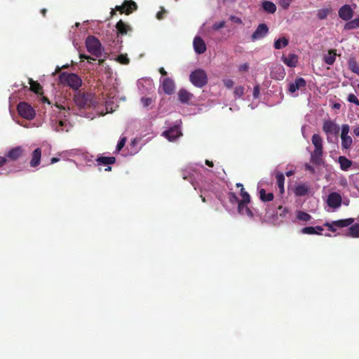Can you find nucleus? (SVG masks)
<instances>
[{
	"mask_svg": "<svg viewBox=\"0 0 359 359\" xmlns=\"http://www.w3.org/2000/svg\"><path fill=\"white\" fill-rule=\"evenodd\" d=\"M41 157V149L40 148H36L34 150L32 154V159L30 161V166L32 168H35L40 164Z\"/></svg>",
	"mask_w": 359,
	"mask_h": 359,
	"instance_id": "a211bd4d",
	"label": "nucleus"
},
{
	"mask_svg": "<svg viewBox=\"0 0 359 359\" xmlns=\"http://www.w3.org/2000/svg\"><path fill=\"white\" fill-rule=\"evenodd\" d=\"M259 85H256L253 88V97L257 99L259 96Z\"/></svg>",
	"mask_w": 359,
	"mask_h": 359,
	"instance_id": "864d4df0",
	"label": "nucleus"
},
{
	"mask_svg": "<svg viewBox=\"0 0 359 359\" xmlns=\"http://www.w3.org/2000/svg\"><path fill=\"white\" fill-rule=\"evenodd\" d=\"M312 144L315 147V150H323V139L318 134H314L311 138Z\"/></svg>",
	"mask_w": 359,
	"mask_h": 359,
	"instance_id": "cd10ccee",
	"label": "nucleus"
},
{
	"mask_svg": "<svg viewBox=\"0 0 359 359\" xmlns=\"http://www.w3.org/2000/svg\"><path fill=\"white\" fill-rule=\"evenodd\" d=\"M17 110L19 115L27 120H32L36 115L33 107L25 102H20L17 106Z\"/></svg>",
	"mask_w": 359,
	"mask_h": 359,
	"instance_id": "39448f33",
	"label": "nucleus"
},
{
	"mask_svg": "<svg viewBox=\"0 0 359 359\" xmlns=\"http://www.w3.org/2000/svg\"><path fill=\"white\" fill-rule=\"evenodd\" d=\"M126 142V138L125 137L121 138L118 141V142L116 145V151H120L123 149V147L125 146Z\"/></svg>",
	"mask_w": 359,
	"mask_h": 359,
	"instance_id": "de8ad7c7",
	"label": "nucleus"
},
{
	"mask_svg": "<svg viewBox=\"0 0 359 359\" xmlns=\"http://www.w3.org/2000/svg\"><path fill=\"white\" fill-rule=\"evenodd\" d=\"M189 80L194 86L200 88L204 87L208 81L206 72L201 69L193 71L189 75Z\"/></svg>",
	"mask_w": 359,
	"mask_h": 359,
	"instance_id": "f03ea898",
	"label": "nucleus"
},
{
	"mask_svg": "<svg viewBox=\"0 0 359 359\" xmlns=\"http://www.w3.org/2000/svg\"><path fill=\"white\" fill-rule=\"evenodd\" d=\"M233 93L236 97L240 98L244 94V87L242 86H236L234 89Z\"/></svg>",
	"mask_w": 359,
	"mask_h": 359,
	"instance_id": "c03bdc74",
	"label": "nucleus"
},
{
	"mask_svg": "<svg viewBox=\"0 0 359 359\" xmlns=\"http://www.w3.org/2000/svg\"><path fill=\"white\" fill-rule=\"evenodd\" d=\"M339 163L340 164V168L342 170L346 171L352 165V161L348 159L345 156H339L338 158Z\"/></svg>",
	"mask_w": 359,
	"mask_h": 359,
	"instance_id": "c85d7f7f",
	"label": "nucleus"
},
{
	"mask_svg": "<svg viewBox=\"0 0 359 359\" xmlns=\"http://www.w3.org/2000/svg\"><path fill=\"white\" fill-rule=\"evenodd\" d=\"M323 131L327 135H337L339 132V127L331 121H326L323 123Z\"/></svg>",
	"mask_w": 359,
	"mask_h": 359,
	"instance_id": "ddd939ff",
	"label": "nucleus"
},
{
	"mask_svg": "<svg viewBox=\"0 0 359 359\" xmlns=\"http://www.w3.org/2000/svg\"><path fill=\"white\" fill-rule=\"evenodd\" d=\"M248 203H243V207L241 205V203L238 204V212L241 215H246L250 217H253V213L250 210V209L247 206Z\"/></svg>",
	"mask_w": 359,
	"mask_h": 359,
	"instance_id": "473e14b6",
	"label": "nucleus"
},
{
	"mask_svg": "<svg viewBox=\"0 0 359 359\" xmlns=\"http://www.w3.org/2000/svg\"><path fill=\"white\" fill-rule=\"evenodd\" d=\"M336 51L334 49L329 50L328 53L324 55L323 60L327 65H332L334 63L337 55Z\"/></svg>",
	"mask_w": 359,
	"mask_h": 359,
	"instance_id": "a878e982",
	"label": "nucleus"
},
{
	"mask_svg": "<svg viewBox=\"0 0 359 359\" xmlns=\"http://www.w3.org/2000/svg\"><path fill=\"white\" fill-rule=\"evenodd\" d=\"M325 226H327L328 228V230L332 232H335L337 231V228L335 225L333 224V222L332 223L325 222L324 224Z\"/></svg>",
	"mask_w": 359,
	"mask_h": 359,
	"instance_id": "603ef678",
	"label": "nucleus"
},
{
	"mask_svg": "<svg viewBox=\"0 0 359 359\" xmlns=\"http://www.w3.org/2000/svg\"><path fill=\"white\" fill-rule=\"evenodd\" d=\"M223 83H224V85L227 88H231L233 86V84H234V82L233 81V80L229 79L223 80Z\"/></svg>",
	"mask_w": 359,
	"mask_h": 359,
	"instance_id": "3c124183",
	"label": "nucleus"
},
{
	"mask_svg": "<svg viewBox=\"0 0 359 359\" xmlns=\"http://www.w3.org/2000/svg\"><path fill=\"white\" fill-rule=\"evenodd\" d=\"M276 178L279 192L280 194H283L285 192V176L282 172H277L276 175Z\"/></svg>",
	"mask_w": 359,
	"mask_h": 359,
	"instance_id": "bb28decb",
	"label": "nucleus"
},
{
	"mask_svg": "<svg viewBox=\"0 0 359 359\" xmlns=\"http://www.w3.org/2000/svg\"><path fill=\"white\" fill-rule=\"evenodd\" d=\"M269 33V28L264 23L259 24L251 36L252 41L264 38Z\"/></svg>",
	"mask_w": 359,
	"mask_h": 359,
	"instance_id": "1a4fd4ad",
	"label": "nucleus"
},
{
	"mask_svg": "<svg viewBox=\"0 0 359 359\" xmlns=\"http://www.w3.org/2000/svg\"><path fill=\"white\" fill-rule=\"evenodd\" d=\"M304 168H305V170H308L309 172H311V173H315V169L313 168V167L312 165H311L309 163H306L304 165Z\"/></svg>",
	"mask_w": 359,
	"mask_h": 359,
	"instance_id": "13d9d810",
	"label": "nucleus"
},
{
	"mask_svg": "<svg viewBox=\"0 0 359 359\" xmlns=\"http://www.w3.org/2000/svg\"><path fill=\"white\" fill-rule=\"evenodd\" d=\"M97 165H108L115 163L116 158L114 156H98L96 158Z\"/></svg>",
	"mask_w": 359,
	"mask_h": 359,
	"instance_id": "aec40b11",
	"label": "nucleus"
},
{
	"mask_svg": "<svg viewBox=\"0 0 359 359\" xmlns=\"http://www.w3.org/2000/svg\"><path fill=\"white\" fill-rule=\"evenodd\" d=\"M123 6L125 10V13L126 15H129L133 13L134 11L137 10V5L133 0H126L123 2Z\"/></svg>",
	"mask_w": 359,
	"mask_h": 359,
	"instance_id": "b1692460",
	"label": "nucleus"
},
{
	"mask_svg": "<svg viewBox=\"0 0 359 359\" xmlns=\"http://www.w3.org/2000/svg\"><path fill=\"white\" fill-rule=\"evenodd\" d=\"M115 10L116 11H119L121 13H125V10H124V6H123V4L121 5V6H116L115 7Z\"/></svg>",
	"mask_w": 359,
	"mask_h": 359,
	"instance_id": "e2e57ef3",
	"label": "nucleus"
},
{
	"mask_svg": "<svg viewBox=\"0 0 359 359\" xmlns=\"http://www.w3.org/2000/svg\"><path fill=\"white\" fill-rule=\"evenodd\" d=\"M348 236L353 238H359V224H355L348 229Z\"/></svg>",
	"mask_w": 359,
	"mask_h": 359,
	"instance_id": "e433bc0d",
	"label": "nucleus"
},
{
	"mask_svg": "<svg viewBox=\"0 0 359 359\" xmlns=\"http://www.w3.org/2000/svg\"><path fill=\"white\" fill-rule=\"evenodd\" d=\"M323 150H313L311 154V159L310 161L316 165H320L324 164V160L323 158Z\"/></svg>",
	"mask_w": 359,
	"mask_h": 359,
	"instance_id": "2eb2a0df",
	"label": "nucleus"
},
{
	"mask_svg": "<svg viewBox=\"0 0 359 359\" xmlns=\"http://www.w3.org/2000/svg\"><path fill=\"white\" fill-rule=\"evenodd\" d=\"M326 203L329 207L337 209L341 205L342 197L337 192H332L327 196Z\"/></svg>",
	"mask_w": 359,
	"mask_h": 359,
	"instance_id": "6e6552de",
	"label": "nucleus"
},
{
	"mask_svg": "<svg viewBox=\"0 0 359 359\" xmlns=\"http://www.w3.org/2000/svg\"><path fill=\"white\" fill-rule=\"evenodd\" d=\"M297 218L304 222H308L311 219V216L307 212L298 211L297 212Z\"/></svg>",
	"mask_w": 359,
	"mask_h": 359,
	"instance_id": "ea45409f",
	"label": "nucleus"
},
{
	"mask_svg": "<svg viewBox=\"0 0 359 359\" xmlns=\"http://www.w3.org/2000/svg\"><path fill=\"white\" fill-rule=\"evenodd\" d=\"M240 194L243 199L240 201L238 203H241V206L243 207V203H249L250 201V194L245 190L244 187L241 189Z\"/></svg>",
	"mask_w": 359,
	"mask_h": 359,
	"instance_id": "c9c22d12",
	"label": "nucleus"
},
{
	"mask_svg": "<svg viewBox=\"0 0 359 359\" xmlns=\"http://www.w3.org/2000/svg\"><path fill=\"white\" fill-rule=\"evenodd\" d=\"M349 132V126L347 124H344L341 126V147L343 149H348L351 148L353 140L351 137L348 135Z\"/></svg>",
	"mask_w": 359,
	"mask_h": 359,
	"instance_id": "0eeeda50",
	"label": "nucleus"
},
{
	"mask_svg": "<svg viewBox=\"0 0 359 359\" xmlns=\"http://www.w3.org/2000/svg\"><path fill=\"white\" fill-rule=\"evenodd\" d=\"M262 6L264 11L269 14H273L276 11V6L270 1H263Z\"/></svg>",
	"mask_w": 359,
	"mask_h": 359,
	"instance_id": "4be33fe9",
	"label": "nucleus"
},
{
	"mask_svg": "<svg viewBox=\"0 0 359 359\" xmlns=\"http://www.w3.org/2000/svg\"><path fill=\"white\" fill-rule=\"evenodd\" d=\"M59 83L77 90L82 85V80L76 74L62 72L59 75Z\"/></svg>",
	"mask_w": 359,
	"mask_h": 359,
	"instance_id": "f257e3e1",
	"label": "nucleus"
},
{
	"mask_svg": "<svg viewBox=\"0 0 359 359\" xmlns=\"http://www.w3.org/2000/svg\"><path fill=\"white\" fill-rule=\"evenodd\" d=\"M278 209L280 210H283L282 212L280 213V216L284 217L286 214L288 213V210L286 208H283V206H279Z\"/></svg>",
	"mask_w": 359,
	"mask_h": 359,
	"instance_id": "bf43d9fd",
	"label": "nucleus"
},
{
	"mask_svg": "<svg viewBox=\"0 0 359 359\" xmlns=\"http://www.w3.org/2000/svg\"><path fill=\"white\" fill-rule=\"evenodd\" d=\"M229 19H230L232 22H235V23H237V24H242V23H243L242 20H241L240 18H238V17H237V16H236V15H231V16H230V18H229Z\"/></svg>",
	"mask_w": 359,
	"mask_h": 359,
	"instance_id": "5fc2aeb1",
	"label": "nucleus"
},
{
	"mask_svg": "<svg viewBox=\"0 0 359 359\" xmlns=\"http://www.w3.org/2000/svg\"><path fill=\"white\" fill-rule=\"evenodd\" d=\"M290 0H281L280 1V6L284 8L287 9L290 6Z\"/></svg>",
	"mask_w": 359,
	"mask_h": 359,
	"instance_id": "6e6d98bb",
	"label": "nucleus"
},
{
	"mask_svg": "<svg viewBox=\"0 0 359 359\" xmlns=\"http://www.w3.org/2000/svg\"><path fill=\"white\" fill-rule=\"evenodd\" d=\"M167 11L163 8H161V10L158 11L156 14V18L158 20H163L165 18V15Z\"/></svg>",
	"mask_w": 359,
	"mask_h": 359,
	"instance_id": "8fccbe9b",
	"label": "nucleus"
},
{
	"mask_svg": "<svg viewBox=\"0 0 359 359\" xmlns=\"http://www.w3.org/2000/svg\"><path fill=\"white\" fill-rule=\"evenodd\" d=\"M330 11V8L319 9L317 13V17L319 20H324L327 17Z\"/></svg>",
	"mask_w": 359,
	"mask_h": 359,
	"instance_id": "58836bf2",
	"label": "nucleus"
},
{
	"mask_svg": "<svg viewBox=\"0 0 359 359\" xmlns=\"http://www.w3.org/2000/svg\"><path fill=\"white\" fill-rule=\"evenodd\" d=\"M339 16L341 19L345 21L350 20L353 16V10L350 5L346 4L341 6L339 10Z\"/></svg>",
	"mask_w": 359,
	"mask_h": 359,
	"instance_id": "9b49d317",
	"label": "nucleus"
},
{
	"mask_svg": "<svg viewBox=\"0 0 359 359\" xmlns=\"http://www.w3.org/2000/svg\"><path fill=\"white\" fill-rule=\"evenodd\" d=\"M67 67H68V65H65V66H63L62 67H57L55 72L53 73V75L54 76V75H55V74L60 72L62 68H67Z\"/></svg>",
	"mask_w": 359,
	"mask_h": 359,
	"instance_id": "0e129e2a",
	"label": "nucleus"
},
{
	"mask_svg": "<svg viewBox=\"0 0 359 359\" xmlns=\"http://www.w3.org/2000/svg\"><path fill=\"white\" fill-rule=\"evenodd\" d=\"M116 29V38L118 47L117 50H120L122 48V40L119 39L120 37L124 35H130L133 32V27L128 23L123 22L122 20L118 21L115 26Z\"/></svg>",
	"mask_w": 359,
	"mask_h": 359,
	"instance_id": "7ed1b4c3",
	"label": "nucleus"
},
{
	"mask_svg": "<svg viewBox=\"0 0 359 359\" xmlns=\"http://www.w3.org/2000/svg\"><path fill=\"white\" fill-rule=\"evenodd\" d=\"M301 233L304 234H320V232L316 231L313 226H306L301 229Z\"/></svg>",
	"mask_w": 359,
	"mask_h": 359,
	"instance_id": "a19ab883",
	"label": "nucleus"
},
{
	"mask_svg": "<svg viewBox=\"0 0 359 359\" xmlns=\"http://www.w3.org/2000/svg\"><path fill=\"white\" fill-rule=\"evenodd\" d=\"M289 43V41L287 38L283 37L275 41L274 48L276 49H281L282 48L286 47Z\"/></svg>",
	"mask_w": 359,
	"mask_h": 359,
	"instance_id": "72a5a7b5",
	"label": "nucleus"
},
{
	"mask_svg": "<svg viewBox=\"0 0 359 359\" xmlns=\"http://www.w3.org/2000/svg\"><path fill=\"white\" fill-rule=\"evenodd\" d=\"M348 101L359 106V100L354 94H349L347 98Z\"/></svg>",
	"mask_w": 359,
	"mask_h": 359,
	"instance_id": "49530a36",
	"label": "nucleus"
},
{
	"mask_svg": "<svg viewBox=\"0 0 359 359\" xmlns=\"http://www.w3.org/2000/svg\"><path fill=\"white\" fill-rule=\"evenodd\" d=\"M79 57L81 60H83V59L87 60L89 63H91V60H93V61L95 60L93 57L88 56L87 55H85V54H80Z\"/></svg>",
	"mask_w": 359,
	"mask_h": 359,
	"instance_id": "4d7b16f0",
	"label": "nucleus"
},
{
	"mask_svg": "<svg viewBox=\"0 0 359 359\" xmlns=\"http://www.w3.org/2000/svg\"><path fill=\"white\" fill-rule=\"evenodd\" d=\"M282 61L290 67H295L298 62L297 56L295 54H289L288 56L282 57Z\"/></svg>",
	"mask_w": 359,
	"mask_h": 359,
	"instance_id": "6ab92c4d",
	"label": "nucleus"
},
{
	"mask_svg": "<svg viewBox=\"0 0 359 359\" xmlns=\"http://www.w3.org/2000/svg\"><path fill=\"white\" fill-rule=\"evenodd\" d=\"M7 163V158L4 156H0V168L6 165Z\"/></svg>",
	"mask_w": 359,
	"mask_h": 359,
	"instance_id": "680f3d73",
	"label": "nucleus"
},
{
	"mask_svg": "<svg viewBox=\"0 0 359 359\" xmlns=\"http://www.w3.org/2000/svg\"><path fill=\"white\" fill-rule=\"evenodd\" d=\"M229 199L231 203H238V202L240 201L238 200V198L237 197L236 194L233 192L229 193Z\"/></svg>",
	"mask_w": 359,
	"mask_h": 359,
	"instance_id": "09e8293b",
	"label": "nucleus"
},
{
	"mask_svg": "<svg viewBox=\"0 0 359 359\" xmlns=\"http://www.w3.org/2000/svg\"><path fill=\"white\" fill-rule=\"evenodd\" d=\"M116 60L122 65H128L130 59L128 57L126 54H121L117 57Z\"/></svg>",
	"mask_w": 359,
	"mask_h": 359,
	"instance_id": "37998d69",
	"label": "nucleus"
},
{
	"mask_svg": "<svg viewBox=\"0 0 359 359\" xmlns=\"http://www.w3.org/2000/svg\"><path fill=\"white\" fill-rule=\"evenodd\" d=\"M70 126L66 121L60 120L59 121H56L54 125L55 130L57 132H68L69 130Z\"/></svg>",
	"mask_w": 359,
	"mask_h": 359,
	"instance_id": "393cba45",
	"label": "nucleus"
},
{
	"mask_svg": "<svg viewBox=\"0 0 359 359\" xmlns=\"http://www.w3.org/2000/svg\"><path fill=\"white\" fill-rule=\"evenodd\" d=\"M348 67L351 71L359 76V65L355 59L348 61Z\"/></svg>",
	"mask_w": 359,
	"mask_h": 359,
	"instance_id": "4c0bfd02",
	"label": "nucleus"
},
{
	"mask_svg": "<svg viewBox=\"0 0 359 359\" xmlns=\"http://www.w3.org/2000/svg\"><path fill=\"white\" fill-rule=\"evenodd\" d=\"M194 97L193 94L188 92L185 89H180L178 92L179 100L183 103L187 104Z\"/></svg>",
	"mask_w": 359,
	"mask_h": 359,
	"instance_id": "412c9836",
	"label": "nucleus"
},
{
	"mask_svg": "<svg viewBox=\"0 0 359 359\" xmlns=\"http://www.w3.org/2000/svg\"><path fill=\"white\" fill-rule=\"evenodd\" d=\"M86 46L88 51L95 57L102 55V44L100 41L93 36H89L86 40Z\"/></svg>",
	"mask_w": 359,
	"mask_h": 359,
	"instance_id": "20e7f679",
	"label": "nucleus"
},
{
	"mask_svg": "<svg viewBox=\"0 0 359 359\" xmlns=\"http://www.w3.org/2000/svg\"><path fill=\"white\" fill-rule=\"evenodd\" d=\"M248 65L247 63H245L243 65H240L239 70L241 72H247L248 70Z\"/></svg>",
	"mask_w": 359,
	"mask_h": 359,
	"instance_id": "052dcab7",
	"label": "nucleus"
},
{
	"mask_svg": "<svg viewBox=\"0 0 359 359\" xmlns=\"http://www.w3.org/2000/svg\"><path fill=\"white\" fill-rule=\"evenodd\" d=\"M353 219L348 218L344 219L333 221V224L335 225V226L337 228H342L350 226L353 223Z\"/></svg>",
	"mask_w": 359,
	"mask_h": 359,
	"instance_id": "7c9ffc66",
	"label": "nucleus"
},
{
	"mask_svg": "<svg viewBox=\"0 0 359 359\" xmlns=\"http://www.w3.org/2000/svg\"><path fill=\"white\" fill-rule=\"evenodd\" d=\"M309 186L306 184H299L294 189V194L297 196H304L309 193Z\"/></svg>",
	"mask_w": 359,
	"mask_h": 359,
	"instance_id": "5701e85b",
	"label": "nucleus"
},
{
	"mask_svg": "<svg viewBox=\"0 0 359 359\" xmlns=\"http://www.w3.org/2000/svg\"><path fill=\"white\" fill-rule=\"evenodd\" d=\"M163 134L168 140L172 141L181 135V133L179 127L174 126L164 131Z\"/></svg>",
	"mask_w": 359,
	"mask_h": 359,
	"instance_id": "f3484780",
	"label": "nucleus"
},
{
	"mask_svg": "<svg viewBox=\"0 0 359 359\" xmlns=\"http://www.w3.org/2000/svg\"><path fill=\"white\" fill-rule=\"evenodd\" d=\"M353 133L356 136H359V126L353 129Z\"/></svg>",
	"mask_w": 359,
	"mask_h": 359,
	"instance_id": "338daca9",
	"label": "nucleus"
},
{
	"mask_svg": "<svg viewBox=\"0 0 359 359\" xmlns=\"http://www.w3.org/2000/svg\"><path fill=\"white\" fill-rule=\"evenodd\" d=\"M359 28V17L354 20L347 22L344 25V29H354Z\"/></svg>",
	"mask_w": 359,
	"mask_h": 359,
	"instance_id": "f704fd0d",
	"label": "nucleus"
},
{
	"mask_svg": "<svg viewBox=\"0 0 359 359\" xmlns=\"http://www.w3.org/2000/svg\"><path fill=\"white\" fill-rule=\"evenodd\" d=\"M159 72H160V74L162 76H166L167 75V72L165 70V69L163 67H161L159 69Z\"/></svg>",
	"mask_w": 359,
	"mask_h": 359,
	"instance_id": "69168bd1",
	"label": "nucleus"
},
{
	"mask_svg": "<svg viewBox=\"0 0 359 359\" xmlns=\"http://www.w3.org/2000/svg\"><path fill=\"white\" fill-rule=\"evenodd\" d=\"M226 25L225 21L222 20L219 22H215L213 24L212 29L215 31H218L222 28H224Z\"/></svg>",
	"mask_w": 359,
	"mask_h": 359,
	"instance_id": "a18cd8bd",
	"label": "nucleus"
},
{
	"mask_svg": "<svg viewBox=\"0 0 359 359\" xmlns=\"http://www.w3.org/2000/svg\"><path fill=\"white\" fill-rule=\"evenodd\" d=\"M93 96L90 93L77 92L74 96L75 104L81 107H88L91 105Z\"/></svg>",
	"mask_w": 359,
	"mask_h": 359,
	"instance_id": "423d86ee",
	"label": "nucleus"
},
{
	"mask_svg": "<svg viewBox=\"0 0 359 359\" xmlns=\"http://www.w3.org/2000/svg\"><path fill=\"white\" fill-rule=\"evenodd\" d=\"M306 85V80L302 77H297L294 82L288 84V91L290 93H294L297 90L305 88Z\"/></svg>",
	"mask_w": 359,
	"mask_h": 359,
	"instance_id": "f8f14e48",
	"label": "nucleus"
},
{
	"mask_svg": "<svg viewBox=\"0 0 359 359\" xmlns=\"http://www.w3.org/2000/svg\"><path fill=\"white\" fill-rule=\"evenodd\" d=\"M163 92L167 95H172L175 89L174 81L170 78H165L161 84Z\"/></svg>",
	"mask_w": 359,
	"mask_h": 359,
	"instance_id": "4468645a",
	"label": "nucleus"
},
{
	"mask_svg": "<svg viewBox=\"0 0 359 359\" xmlns=\"http://www.w3.org/2000/svg\"><path fill=\"white\" fill-rule=\"evenodd\" d=\"M259 198L263 202H269L273 201L274 196L273 194L270 192L266 194L264 189H261L259 191Z\"/></svg>",
	"mask_w": 359,
	"mask_h": 359,
	"instance_id": "2f4dec72",
	"label": "nucleus"
},
{
	"mask_svg": "<svg viewBox=\"0 0 359 359\" xmlns=\"http://www.w3.org/2000/svg\"><path fill=\"white\" fill-rule=\"evenodd\" d=\"M29 83L30 84V90L36 93V94H42L43 88L41 84L36 81H34L32 79L29 78Z\"/></svg>",
	"mask_w": 359,
	"mask_h": 359,
	"instance_id": "c756f323",
	"label": "nucleus"
},
{
	"mask_svg": "<svg viewBox=\"0 0 359 359\" xmlns=\"http://www.w3.org/2000/svg\"><path fill=\"white\" fill-rule=\"evenodd\" d=\"M60 161V158H56V157H53L51 159H50V163L51 164H53L55 163H57Z\"/></svg>",
	"mask_w": 359,
	"mask_h": 359,
	"instance_id": "774afa93",
	"label": "nucleus"
},
{
	"mask_svg": "<svg viewBox=\"0 0 359 359\" xmlns=\"http://www.w3.org/2000/svg\"><path fill=\"white\" fill-rule=\"evenodd\" d=\"M193 45L195 52L198 54H203L206 50V45L200 36L194 38Z\"/></svg>",
	"mask_w": 359,
	"mask_h": 359,
	"instance_id": "dca6fc26",
	"label": "nucleus"
},
{
	"mask_svg": "<svg viewBox=\"0 0 359 359\" xmlns=\"http://www.w3.org/2000/svg\"><path fill=\"white\" fill-rule=\"evenodd\" d=\"M24 149L21 146H18L10 149L4 156L8 160L17 161L24 154Z\"/></svg>",
	"mask_w": 359,
	"mask_h": 359,
	"instance_id": "9d476101",
	"label": "nucleus"
},
{
	"mask_svg": "<svg viewBox=\"0 0 359 359\" xmlns=\"http://www.w3.org/2000/svg\"><path fill=\"white\" fill-rule=\"evenodd\" d=\"M155 102V99H153L152 97H143L141 98V102L143 104V107L145 108H147L150 107L151 104H153Z\"/></svg>",
	"mask_w": 359,
	"mask_h": 359,
	"instance_id": "79ce46f5",
	"label": "nucleus"
}]
</instances>
